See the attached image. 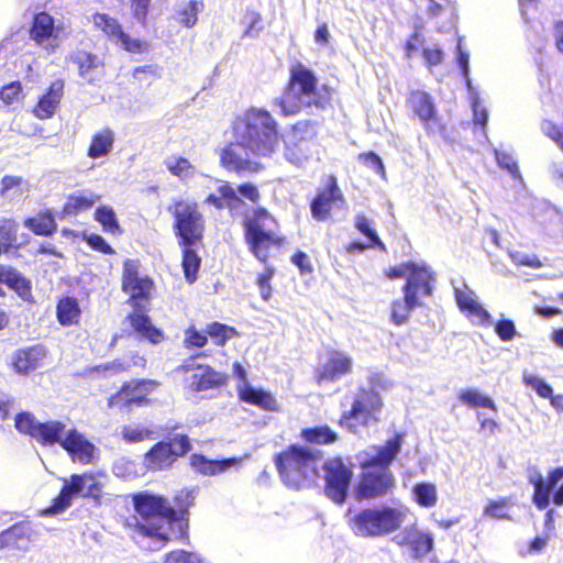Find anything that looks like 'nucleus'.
Segmentation results:
<instances>
[{"label":"nucleus","instance_id":"obj_35","mask_svg":"<svg viewBox=\"0 0 563 563\" xmlns=\"http://www.w3.org/2000/svg\"><path fill=\"white\" fill-rule=\"evenodd\" d=\"M404 542L415 553V558H424L433 549V537L430 533L411 528L405 531Z\"/></svg>","mask_w":563,"mask_h":563},{"label":"nucleus","instance_id":"obj_29","mask_svg":"<svg viewBox=\"0 0 563 563\" xmlns=\"http://www.w3.org/2000/svg\"><path fill=\"white\" fill-rule=\"evenodd\" d=\"M45 356L46 351L42 345L31 346L16 351L12 356V365L16 373L27 374L36 369Z\"/></svg>","mask_w":563,"mask_h":563},{"label":"nucleus","instance_id":"obj_52","mask_svg":"<svg viewBox=\"0 0 563 563\" xmlns=\"http://www.w3.org/2000/svg\"><path fill=\"white\" fill-rule=\"evenodd\" d=\"M169 173L178 178L189 176L192 170V164L186 157H177L173 162L166 163Z\"/></svg>","mask_w":563,"mask_h":563},{"label":"nucleus","instance_id":"obj_57","mask_svg":"<svg viewBox=\"0 0 563 563\" xmlns=\"http://www.w3.org/2000/svg\"><path fill=\"white\" fill-rule=\"evenodd\" d=\"M262 21V16L258 12L254 10H249L244 14L243 23L245 24L244 35L252 36L254 33L258 32L262 26L260 25Z\"/></svg>","mask_w":563,"mask_h":563},{"label":"nucleus","instance_id":"obj_49","mask_svg":"<svg viewBox=\"0 0 563 563\" xmlns=\"http://www.w3.org/2000/svg\"><path fill=\"white\" fill-rule=\"evenodd\" d=\"M22 84L19 80L11 81L0 89V99L4 104L11 106L22 98Z\"/></svg>","mask_w":563,"mask_h":563},{"label":"nucleus","instance_id":"obj_22","mask_svg":"<svg viewBox=\"0 0 563 563\" xmlns=\"http://www.w3.org/2000/svg\"><path fill=\"white\" fill-rule=\"evenodd\" d=\"M156 385V382L151 379H139L126 383L109 399V406H141L147 401V395Z\"/></svg>","mask_w":563,"mask_h":563},{"label":"nucleus","instance_id":"obj_37","mask_svg":"<svg viewBox=\"0 0 563 563\" xmlns=\"http://www.w3.org/2000/svg\"><path fill=\"white\" fill-rule=\"evenodd\" d=\"M98 199L99 196L93 192L86 190L77 191L67 197L62 211L65 216H77L80 212L89 210Z\"/></svg>","mask_w":563,"mask_h":563},{"label":"nucleus","instance_id":"obj_25","mask_svg":"<svg viewBox=\"0 0 563 563\" xmlns=\"http://www.w3.org/2000/svg\"><path fill=\"white\" fill-rule=\"evenodd\" d=\"M422 291L424 296L431 295L430 284H406L404 287L405 300L394 301L391 307V321L396 325L404 324L408 316L416 306H419L418 294Z\"/></svg>","mask_w":563,"mask_h":563},{"label":"nucleus","instance_id":"obj_53","mask_svg":"<svg viewBox=\"0 0 563 563\" xmlns=\"http://www.w3.org/2000/svg\"><path fill=\"white\" fill-rule=\"evenodd\" d=\"M533 488L532 501L536 507L540 510L548 508L553 489L548 486L545 482L541 483L540 486H534Z\"/></svg>","mask_w":563,"mask_h":563},{"label":"nucleus","instance_id":"obj_48","mask_svg":"<svg viewBox=\"0 0 563 563\" xmlns=\"http://www.w3.org/2000/svg\"><path fill=\"white\" fill-rule=\"evenodd\" d=\"M523 383L531 387L540 397L550 398L552 396V387L542 378L525 372L522 375Z\"/></svg>","mask_w":563,"mask_h":563},{"label":"nucleus","instance_id":"obj_19","mask_svg":"<svg viewBox=\"0 0 563 563\" xmlns=\"http://www.w3.org/2000/svg\"><path fill=\"white\" fill-rule=\"evenodd\" d=\"M357 493L361 498H375L386 494L394 485L389 468L364 467Z\"/></svg>","mask_w":563,"mask_h":563},{"label":"nucleus","instance_id":"obj_45","mask_svg":"<svg viewBox=\"0 0 563 563\" xmlns=\"http://www.w3.org/2000/svg\"><path fill=\"white\" fill-rule=\"evenodd\" d=\"M121 437L126 443H139L146 439H154V431L141 423L123 426Z\"/></svg>","mask_w":563,"mask_h":563},{"label":"nucleus","instance_id":"obj_3","mask_svg":"<svg viewBox=\"0 0 563 563\" xmlns=\"http://www.w3.org/2000/svg\"><path fill=\"white\" fill-rule=\"evenodd\" d=\"M172 214L173 231L181 250V266L188 282H195L201 266L197 250L202 246L205 218L195 201L178 199L167 208Z\"/></svg>","mask_w":563,"mask_h":563},{"label":"nucleus","instance_id":"obj_2","mask_svg":"<svg viewBox=\"0 0 563 563\" xmlns=\"http://www.w3.org/2000/svg\"><path fill=\"white\" fill-rule=\"evenodd\" d=\"M132 501L141 517V520L133 519L136 530L158 543L156 549L165 545L167 541L187 537V520L179 517L166 498L140 492L133 495Z\"/></svg>","mask_w":563,"mask_h":563},{"label":"nucleus","instance_id":"obj_40","mask_svg":"<svg viewBox=\"0 0 563 563\" xmlns=\"http://www.w3.org/2000/svg\"><path fill=\"white\" fill-rule=\"evenodd\" d=\"M95 220L102 230L112 235H121L123 230L119 223L114 210L109 206H100L95 210Z\"/></svg>","mask_w":563,"mask_h":563},{"label":"nucleus","instance_id":"obj_31","mask_svg":"<svg viewBox=\"0 0 563 563\" xmlns=\"http://www.w3.org/2000/svg\"><path fill=\"white\" fill-rule=\"evenodd\" d=\"M115 135L112 129L103 128L92 134L90 143L87 148V156L91 159H97L108 156L114 145Z\"/></svg>","mask_w":563,"mask_h":563},{"label":"nucleus","instance_id":"obj_24","mask_svg":"<svg viewBox=\"0 0 563 563\" xmlns=\"http://www.w3.org/2000/svg\"><path fill=\"white\" fill-rule=\"evenodd\" d=\"M65 82L63 79H56L49 84L37 102L33 106L31 112L40 120L52 119L57 112L64 97Z\"/></svg>","mask_w":563,"mask_h":563},{"label":"nucleus","instance_id":"obj_10","mask_svg":"<svg viewBox=\"0 0 563 563\" xmlns=\"http://www.w3.org/2000/svg\"><path fill=\"white\" fill-rule=\"evenodd\" d=\"M101 485L92 474H73L64 479V486L53 504L42 511L43 516H55L71 506L75 497L82 496L98 500L101 497Z\"/></svg>","mask_w":563,"mask_h":563},{"label":"nucleus","instance_id":"obj_30","mask_svg":"<svg viewBox=\"0 0 563 563\" xmlns=\"http://www.w3.org/2000/svg\"><path fill=\"white\" fill-rule=\"evenodd\" d=\"M239 462L238 459H223V460H209L202 454H192L190 457V465L192 468L202 475L214 476L225 472Z\"/></svg>","mask_w":563,"mask_h":563},{"label":"nucleus","instance_id":"obj_47","mask_svg":"<svg viewBox=\"0 0 563 563\" xmlns=\"http://www.w3.org/2000/svg\"><path fill=\"white\" fill-rule=\"evenodd\" d=\"M413 493L417 503L423 507L429 508L434 506L437 503V489L433 484L419 483L415 486Z\"/></svg>","mask_w":563,"mask_h":563},{"label":"nucleus","instance_id":"obj_28","mask_svg":"<svg viewBox=\"0 0 563 563\" xmlns=\"http://www.w3.org/2000/svg\"><path fill=\"white\" fill-rule=\"evenodd\" d=\"M390 279L406 278V282H431L433 272L424 263L404 262L390 267L386 274Z\"/></svg>","mask_w":563,"mask_h":563},{"label":"nucleus","instance_id":"obj_44","mask_svg":"<svg viewBox=\"0 0 563 563\" xmlns=\"http://www.w3.org/2000/svg\"><path fill=\"white\" fill-rule=\"evenodd\" d=\"M303 440L314 444H329L338 439V434L328 426L307 428L301 431Z\"/></svg>","mask_w":563,"mask_h":563},{"label":"nucleus","instance_id":"obj_39","mask_svg":"<svg viewBox=\"0 0 563 563\" xmlns=\"http://www.w3.org/2000/svg\"><path fill=\"white\" fill-rule=\"evenodd\" d=\"M24 225L34 234L41 236L53 235L57 230V223L53 213L48 210L40 212L36 217L27 218Z\"/></svg>","mask_w":563,"mask_h":563},{"label":"nucleus","instance_id":"obj_59","mask_svg":"<svg viewBox=\"0 0 563 563\" xmlns=\"http://www.w3.org/2000/svg\"><path fill=\"white\" fill-rule=\"evenodd\" d=\"M87 244L95 251L106 255L114 254V249L99 234H90L86 239Z\"/></svg>","mask_w":563,"mask_h":563},{"label":"nucleus","instance_id":"obj_43","mask_svg":"<svg viewBox=\"0 0 563 563\" xmlns=\"http://www.w3.org/2000/svg\"><path fill=\"white\" fill-rule=\"evenodd\" d=\"M80 309L76 299L66 297L57 305V318L60 324L69 325L77 322Z\"/></svg>","mask_w":563,"mask_h":563},{"label":"nucleus","instance_id":"obj_41","mask_svg":"<svg viewBox=\"0 0 563 563\" xmlns=\"http://www.w3.org/2000/svg\"><path fill=\"white\" fill-rule=\"evenodd\" d=\"M459 399L462 404L467 405L471 408H487L495 412L497 411L495 401L476 388L462 390L459 394Z\"/></svg>","mask_w":563,"mask_h":563},{"label":"nucleus","instance_id":"obj_60","mask_svg":"<svg viewBox=\"0 0 563 563\" xmlns=\"http://www.w3.org/2000/svg\"><path fill=\"white\" fill-rule=\"evenodd\" d=\"M495 331L500 340L510 341L516 333L515 323L509 319H503L496 323Z\"/></svg>","mask_w":563,"mask_h":563},{"label":"nucleus","instance_id":"obj_58","mask_svg":"<svg viewBox=\"0 0 563 563\" xmlns=\"http://www.w3.org/2000/svg\"><path fill=\"white\" fill-rule=\"evenodd\" d=\"M510 257L517 265L529 266L532 268H539L542 266V262L536 254H523L519 251L511 252Z\"/></svg>","mask_w":563,"mask_h":563},{"label":"nucleus","instance_id":"obj_21","mask_svg":"<svg viewBox=\"0 0 563 563\" xmlns=\"http://www.w3.org/2000/svg\"><path fill=\"white\" fill-rule=\"evenodd\" d=\"M233 373L242 382V384L238 386V391L243 401L258 406L265 410H278V402L271 393L255 388L247 383L246 371L240 363L235 362L233 364Z\"/></svg>","mask_w":563,"mask_h":563},{"label":"nucleus","instance_id":"obj_1","mask_svg":"<svg viewBox=\"0 0 563 563\" xmlns=\"http://www.w3.org/2000/svg\"><path fill=\"white\" fill-rule=\"evenodd\" d=\"M243 122L238 140L221 150L220 165L238 175L255 174L264 168L260 159L271 157L279 146L278 124L269 111L257 108L249 109Z\"/></svg>","mask_w":563,"mask_h":563},{"label":"nucleus","instance_id":"obj_51","mask_svg":"<svg viewBox=\"0 0 563 563\" xmlns=\"http://www.w3.org/2000/svg\"><path fill=\"white\" fill-rule=\"evenodd\" d=\"M358 162L365 167L372 169L374 173L385 176V167L378 154L373 151L360 153L357 155Z\"/></svg>","mask_w":563,"mask_h":563},{"label":"nucleus","instance_id":"obj_38","mask_svg":"<svg viewBox=\"0 0 563 563\" xmlns=\"http://www.w3.org/2000/svg\"><path fill=\"white\" fill-rule=\"evenodd\" d=\"M296 129L297 124L294 125L292 130L296 131ZM308 153L309 150L306 140H303L302 137H298L296 133L292 132V135H290L288 140L285 142V158L291 164L300 166L303 162L308 159Z\"/></svg>","mask_w":563,"mask_h":563},{"label":"nucleus","instance_id":"obj_42","mask_svg":"<svg viewBox=\"0 0 563 563\" xmlns=\"http://www.w3.org/2000/svg\"><path fill=\"white\" fill-rule=\"evenodd\" d=\"M202 9V0H190L185 7L176 11L175 19L180 25L191 29L197 24L198 14Z\"/></svg>","mask_w":563,"mask_h":563},{"label":"nucleus","instance_id":"obj_7","mask_svg":"<svg viewBox=\"0 0 563 563\" xmlns=\"http://www.w3.org/2000/svg\"><path fill=\"white\" fill-rule=\"evenodd\" d=\"M369 388H358L352 397L350 409L343 410L340 424L350 432L356 433L358 427H366L371 420L377 421L375 415L380 411L383 400L375 387H387L380 374H372L368 378Z\"/></svg>","mask_w":563,"mask_h":563},{"label":"nucleus","instance_id":"obj_36","mask_svg":"<svg viewBox=\"0 0 563 563\" xmlns=\"http://www.w3.org/2000/svg\"><path fill=\"white\" fill-rule=\"evenodd\" d=\"M19 229L20 224L13 218L0 219V256L21 246Z\"/></svg>","mask_w":563,"mask_h":563},{"label":"nucleus","instance_id":"obj_34","mask_svg":"<svg viewBox=\"0 0 563 563\" xmlns=\"http://www.w3.org/2000/svg\"><path fill=\"white\" fill-rule=\"evenodd\" d=\"M55 31L54 19L47 12H38L33 16L30 37L38 45L49 40Z\"/></svg>","mask_w":563,"mask_h":563},{"label":"nucleus","instance_id":"obj_18","mask_svg":"<svg viewBox=\"0 0 563 563\" xmlns=\"http://www.w3.org/2000/svg\"><path fill=\"white\" fill-rule=\"evenodd\" d=\"M69 62L76 66L78 76L89 85H95L106 77L103 57L87 49H76L69 54Z\"/></svg>","mask_w":563,"mask_h":563},{"label":"nucleus","instance_id":"obj_13","mask_svg":"<svg viewBox=\"0 0 563 563\" xmlns=\"http://www.w3.org/2000/svg\"><path fill=\"white\" fill-rule=\"evenodd\" d=\"M406 103L412 117L421 123L428 135L444 133L445 124L441 121L432 95L423 89L408 92Z\"/></svg>","mask_w":563,"mask_h":563},{"label":"nucleus","instance_id":"obj_50","mask_svg":"<svg viewBox=\"0 0 563 563\" xmlns=\"http://www.w3.org/2000/svg\"><path fill=\"white\" fill-rule=\"evenodd\" d=\"M355 227L369 239L371 243L367 246H377L380 250H385V244L380 241L375 230L371 228L369 221L365 216L356 217Z\"/></svg>","mask_w":563,"mask_h":563},{"label":"nucleus","instance_id":"obj_23","mask_svg":"<svg viewBox=\"0 0 563 563\" xmlns=\"http://www.w3.org/2000/svg\"><path fill=\"white\" fill-rule=\"evenodd\" d=\"M352 365L353 360L346 352L329 351L325 362L317 371L318 383L338 380L352 371Z\"/></svg>","mask_w":563,"mask_h":563},{"label":"nucleus","instance_id":"obj_4","mask_svg":"<svg viewBox=\"0 0 563 563\" xmlns=\"http://www.w3.org/2000/svg\"><path fill=\"white\" fill-rule=\"evenodd\" d=\"M332 99V88L328 85L319 86L318 78L312 70L296 63L291 66L289 78L283 93L275 100L285 117L295 115L303 108L325 109Z\"/></svg>","mask_w":563,"mask_h":563},{"label":"nucleus","instance_id":"obj_11","mask_svg":"<svg viewBox=\"0 0 563 563\" xmlns=\"http://www.w3.org/2000/svg\"><path fill=\"white\" fill-rule=\"evenodd\" d=\"M217 191L218 195L210 194L203 200L205 205L212 206L217 210L236 211L244 206L243 198L254 205L261 200L258 187L252 183H243L234 188L229 181L219 180Z\"/></svg>","mask_w":563,"mask_h":563},{"label":"nucleus","instance_id":"obj_26","mask_svg":"<svg viewBox=\"0 0 563 563\" xmlns=\"http://www.w3.org/2000/svg\"><path fill=\"white\" fill-rule=\"evenodd\" d=\"M455 299L461 311L467 314L473 323H492V317L486 309L478 302L475 292L468 288L467 284L455 288Z\"/></svg>","mask_w":563,"mask_h":563},{"label":"nucleus","instance_id":"obj_46","mask_svg":"<svg viewBox=\"0 0 563 563\" xmlns=\"http://www.w3.org/2000/svg\"><path fill=\"white\" fill-rule=\"evenodd\" d=\"M206 333L219 346H223L228 340L238 336V331L227 324L220 322H212L207 325Z\"/></svg>","mask_w":563,"mask_h":563},{"label":"nucleus","instance_id":"obj_8","mask_svg":"<svg viewBox=\"0 0 563 563\" xmlns=\"http://www.w3.org/2000/svg\"><path fill=\"white\" fill-rule=\"evenodd\" d=\"M319 456L311 449L292 445L275 459L282 481L288 487L299 489L306 482H312L318 475Z\"/></svg>","mask_w":563,"mask_h":563},{"label":"nucleus","instance_id":"obj_61","mask_svg":"<svg viewBox=\"0 0 563 563\" xmlns=\"http://www.w3.org/2000/svg\"><path fill=\"white\" fill-rule=\"evenodd\" d=\"M208 342L207 335L190 328L185 333V344L187 347H203Z\"/></svg>","mask_w":563,"mask_h":563},{"label":"nucleus","instance_id":"obj_63","mask_svg":"<svg viewBox=\"0 0 563 563\" xmlns=\"http://www.w3.org/2000/svg\"><path fill=\"white\" fill-rule=\"evenodd\" d=\"M23 184L21 176L5 175L0 180V196L4 197L13 189H19Z\"/></svg>","mask_w":563,"mask_h":563},{"label":"nucleus","instance_id":"obj_5","mask_svg":"<svg viewBox=\"0 0 563 563\" xmlns=\"http://www.w3.org/2000/svg\"><path fill=\"white\" fill-rule=\"evenodd\" d=\"M244 239L251 253L262 262L272 257V250H280L287 239L279 232L277 220L264 207L253 209L243 220Z\"/></svg>","mask_w":563,"mask_h":563},{"label":"nucleus","instance_id":"obj_17","mask_svg":"<svg viewBox=\"0 0 563 563\" xmlns=\"http://www.w3.org/2000/svg\"><path fill=\"white\" fill-rule=\"evenodd\" d=\"M55 438L56 440H51L48 444L58 443L73 460L82 464H89L92 461L97 448L77 429H67L62 422V431H58Z\"/></svg>","mask_w":563,"mask_h":563},{"label":"nucleus","instance_id":"obj_62","mask_svg":"<svg viewBox=\"0 0 563 563\" xmlns=\"http://www.w3.org/2000/svg\"><path fill=\"white\" fill-rule=\"evenodd\" d=\"M151 0H131V9L133 16L145 24L148 13Z\"/></svg>","mask_w":563,"mask_h":563},{"label":"nucleus","instance_id":"obj_32","mask_svg":"<svg viewBox=\"0 0 563 563\" xmlns=\"http://www.w3.org/2000/svg\"><path fill=\"white\" fill-rule=\"evenodd\" d=\"M402 445V437L396 434L389 439L386 444L378 449L377 454L371 457L368 461L363 462V467H384L388 468L391 462L399 453Z\"/></svg>","mask_w":563,"mask_h":563},{"label":"nucleus","instance_id":"obj_64","mask_svg":"<svg viewBox=\"0 0 563 563\" xmlns=\"http://www.w3.org/2000/svg\"><path fill=\"white\" fill-rule=\"evenodd\" d=\"M422 56L428 67H433L443 62L444 54L441 48L434 46L423 48Z\"/></svg>","mask_w":563,"mask_h":563},{"label":"nucleus","instance_id":"obj_20","mask_svg":"<svg viewBox=\"0 0 563 563\" xmlns=\"http://www.w3.org/2000/svg\"><path fill=\"white\" fill-rule=\"evenodd\" d=\"M15 428L25 434H30L42 444H48L51 440H56L55 435L62 431V421L38 422L30 412H21L15 417Z\"/></svg>","mask_w":563,"mask_h":563},{"label":"nucleus","instance_id":"obj_14","mask_svg":"<svg viewBox=\"0 0 563 563\" xmlns=\"http://www.w3.org/2000/svg\"><path fill=\"white\" fill-rule=\"evenodd\" d=\"M324 472V494L335 504H343L352 481L353 472L351 465L341 457H332L322 465Z\"/></svg>","mask_w":563,"mask_h":563},{"label":"nucleus","instance_id":"obj_12","mask_svg":"<svg viewBox=\"0 0 563 563\" xmlns=\"http://www.w3.org/2000/svg\"><path fill=\"white\" fill-rule=\"evenodd\" d=\"M184 374V387L191 393L219 388L227 383V375L207 364H199L196 357L185 360L176 369Z\"/></svg>","mask_w":563,"mask_h":563},{"label":"nucleus","instance_id":"obj_54","mask_svg":"<svg viewBox=\"0 0 563 563\" xmlns=\"http://www.w3.org/2000/svg\"><path fill=\"white\" fill-rule=\"evenodd\" d=\"M140 262L126 258L123 262L122 282H152L150 278H141L139 275Z\"/></svg>","mask_w":563,"mask_h":563},{"label":"nucleus","instance_id":"obj_27","mask_svg":"<svg viewBox=\"0 0 563 563\" xmlns=\"http://www.w3.org/2000/svg\"><path fill=\"white\" fill-rule=\"evenodd\" d=\"M33 541V529L30 522H18L0 533V550L26 552Z\"/></svg>","mask_w":563,"mask_h":563},{"label":"nucleus","instance_id":"obj_33","mask_svg":"<svg viewBox=\"0 0 563 563\" xmlns=\"http://www.w3.org/2000/svg\"><path fill=\"white\" fill-rule=\"evenodd\" d=\"M176 461L174 457L170 445L166 441H161L156 443L146 454H145V465L147 468L153 471H159L172 466V464Z\"/></svg>","mask_w":563,"mask_h":563},{"label":"nucleus","instance_id":"obj_55","mask_svg":"<svg viewBox=\"0 0 563 563\" xmlns=\"http://www.w3.org/2000/svg\"><path fill=\"white\" fill-rule=\"evenodd\" d=\"M508 505L509 501L507 498H503L497 501H489L485 507L484 514L495 519H509L510 517L507 515Z\"/></svg>","mask_w":563,"mask_h":563},{"label":"nucleus","instance_id":"obj_9","mask_svg":"<svg viewBox=\"0 0 563 563\" xmlns=\"http://www.w3.org/2000/svg\"><path fill=\"white\" fill-rule=\"evenodd\" d=\"M154 284H122V289L130 295V303L133 311L128 316L133 332L151 343H158L163 340V332L156 328L147 316L150 310V295Z\"/></svg>","mask_w":563,"mask_h":563},{"label":"nucleus","instance_id":"obj_6","mask_svg":"<svg viewBox=\"0 0 563 563\" xmlns=\"http://www.w3.org/2000/svg\"><path fill=\"white\" fill-rule=\"evenodd\" d=\"M346 517L352 532L361 538H377L398 530L405 521L406 512L401 508L389 506L364 508Z\"/></svg>","mask_w":563,"mask_h":563},{"label":"nucleus","instance_id":"obj_56","mask_svg":"<svg viewBox=\"0 0 563 563\" xmlns=\"http://www.w3.org/2000/svg\"><path fill=\"white\" fill-rule=\"evenodd\" d=\"M167 443L170 445L175 459L185 455L191 449L189 438L184 434L175 435Z\"/></svg>","mask_w":563,"mask_h":563},{"label":"nucleus","instance_id":"obj_16","mask_svg":"<svg viewBox=\"0 0 563 563\" xmlns=\"http://www.w3.org/2000/svg\"><path fill=\"white\" fill-rule=\"evenodd\" d=\"M344 202V196L339 187L338 179L330 174L325 177L323 186L318 189L310 201V212L314 220L325 221L330 219L335 206Z\"/></svg>","mask_w":563,"mask_h":563},{"label":"nucleus","instance_id":"obj_15","mask_svg":"<svg viewBox=\"0 0 563 563\" xmlns=\"http://www.w3.org/2000/svg\"><path fill=\"white\" fill-rule=\"evenodd\" d=\"M92 22L95 27L101 31L109 41L115 43L128 53L141 54L148 49L146 41L131 37L124 32L121 23L107 13L97 12L92 14Z\"/></svg>","mask_w":563,"mask_h":563}]
</instances>
